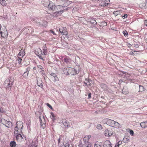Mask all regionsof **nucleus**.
<instances>
[{
	"label": "nucleus",
	"mask_w": 147,
	"mask_h": 147,
	"mask_svg": "<svg viewBox=\"0 0 147 147\" xmlns=\"http://www.w3.org/2000/svg\"><path fill=\"white\" fill-rule=\"evenodd\" d=\"M105 120L106 121V123L110 126L117 128H120L121 127V125L117 122L108 119H106Z\"/></svg>",
	"instance_id": "f257e3e1"
},
{
	"label": "nucleus",
	"mask_w": 147,
	"mask_h": 147,
	"mask_svg": "<svg viewBox=\"0 0 147 147\" xmlns=\"http://www.w3.org/2000/svg\"><path fill=\"white\" fill-rule=\"evenodd\" d=\"M13 78L10 77L6 79L5 81L4 84V86L6 88H8L9 89H11V87L13 84Z\"/></svg>",
	"instance_id": "f03ea898"
},
{
	"label": "nucleus",
	"mask_w": 147,
	"mask_h": 147,
	"mask_svg": "<svg viewBox=\"0 0 147 147\" xmlns=\"http://www.w3.org/2000/svg\"><path fill=\"white\" fill-rule=\"evenodd\" d=\"M83 83L84 84V86L88 87L92 86L93 82L91 79L86 78Z\"/></svg>",
	"instance_id": "7ed1b4c3"
},
{
	"label": "nucleus",
	"mask_w": 147,
	"mask_h": 147,
	"mask_svg": "<svg viewBox=\"0 0 147 147\" xmlns=\"http://www.w3.org/2000/svg\"><path fill=\"white\" fill-rule=\"evenodd\" d=\"M68 75H75L78 74L77 71L74 68L71 67H68Z\"/></svg>",
	"instance_id": "20e7f679"
},
{
	"label": "nucleus",
	"mask_w": 147,
	"mask_h": 147,
	"mask_svg": "<svg viewBox=\"0 0 147 147\" xmlns=\"http://www.w3.org/2000/svg\"><path fill=\"white\" fill-rule=\"evenodd\" d=\"M50 4L47 7L49 10H51L53 11H55L56 5L52 1L50 2Z\"/></svg>",
	"instance_id": "39448f33"
},
{
	"label": "nucleus",
	"mask_w": 147,
	"mask_h": 147,
	"mask_svg": "<svg viewBox=\"0 0 147 147\" xmlns=\"http://www.w3.org/2000/svg\"><path fill=\"white\" fill-rule=\"evenodd\" d=\"M50 4L47 7L49 10H51L53 11H55L56 5L52 1L50 2Z\"/></svg>",
	"instance_id": "423d86ee"
},
{
	"label": "nucleus",
	"mask_w": 147,
	"mask_h": 147,
	"mask_svg": "<svg viewBox=\"0 0 147 147\" xmlns=\"http://www.w3.org/2000/svg\"><path fill=\"white\" fill-rule=\"evenodd\" d=\"M3 123H5L4 125L8 128H10L12 126V123L11 122L8 121L4 119L3 120ZM3 124L4 125V124Z\"/></svg>",
	"instance_id": "0eeeda50"
},
{
	"label": "nucleus",
	"mask_w": 147,
	"mask_h": 147,
	"mask_svg": "<svg viewBox=\"0 0 147 147\" xmlns=\"http://www.w3.org/2000/svg\"><path fill=\"white\" fill-rule=\"evenodd\" d=\"M59 30L60 32L63 35H66L67 34L66 27H61L59 28Z\"/></svg>",
	"instance_id": "6e6552de"
},
{
	"label": "nucleus",
	"mask_w": 147,
	"mask_h": 147,
	"mask_svg": "<svg viewBox=\"0 0 147 147\" xmlns=\"http://www.w3.org/2000/svg\"><path fill=\"white\" fill-rule=\"evenodd\" d=\"M19 123L20 124V125L22 126L21 127V128L19 129V130L14 131V133L15 135L18 134H21V133H22V130L23 127L22 123L21 122H20Z\"/></svg>",
	"instance_id": "1a4fd4ad"
},
{
	"label": "nucleus",
	"mask_w": 147,
	"mask_h": 147,
	"mask_svg": "<svg viewBox=\"0 0 147 147\" xmlns=\"http://www.w3.org/2000/svg\"><path fill=\"white\" fill-rule=\"evenodd\" d=\"M51 1L49 0H42V3L44 6L47 7Z\"/></svg>",
	"instance_id": "9d476101"
},
{
	"label": "nucleus",
	"mask_w": 147,
	"mask_h": 147,
	"mask_svg": "<svg viewBox=\"0 0 147 147\" xmlns=\"http://www.w3.org/2000/svg\"><path fill=\"white\" fill-rule=\"evenodd\" d=\"M111 142L109 140H106L103 143V147H112Z\"/></svg>",
	"instance_id": "9b49d317"
},
{
	"label": "nucleus",
	"mask_w": 147,
	"mask_h": 147,
	"mask_svg": "<svg viewBox=\"0 0 147 147\" xmlns=\"http://www.w3.org/2000/svg\"><path fill=\"white\" fill-rule=\"evenodd\" d=\"M40 52H38V54L37 56L39 57V58L41 59L42 61H44V58L45 57V55L44 53H42V52L40 49Z\"/></svg>",
	"instance_id": "f8f14e48"
},
{
	"label": "nucleus",
	"mask_w": 147,
	"mask_h": 147,
	"mask_svg": "<svg viewBox=\"0 0 147 147\" xmlns=\"http://www.w3.org/2000/svg\"><path fill=\"white\" fill-rule=\"evenodd\" d=\"M0 34L2 37L5 38L7 35V32L6 30H5L4 32L2 31L1 28L0 29Z\"/></svg>",
	"instance_id": "ddd939ff"
},
{
	"label": "nucleus",
	"mask_w": 147,
	"mask_h": 147,
	"mask_svg": "<svg viewBox=\"0 0 147 147\" xmlns=\"http://www.w3.org/2000/svg\"><path fill=\"white\" fill-rule=\"evenodd\" d=\"M50 75L51 76L52 78H54L53 81L54 82L57 81L59 80V78L57 77L56 74L54 73H51L50 74Z\"/></svg>",
	"instance_id": "4468645a"
},
{
	"label": "nucleus",
	"mask_w": 147,
	"mask_h": 147,
	"mask_svg": "<svg viewBox=\"0 0 147 147\" xmlns=\"http://www.w3.org/2000/svg\"><path fill=\"white\" fill-rule=\"evenodd\" d=\"M15 136L16 137V140L17 141L20 142L23 139V137L21 134H18L16 135Z\"/></svg>",
	"instance_id": "2eb2a0df"
},
{
	"label": "nucleus",
	"mask_w": 147,
	"mask_h": 147,
	"mask_svg": "<svg viewBox=\"0 0 147 147\" xmlns=\"http://www.w3.org/2000/svg\"><path fill=\"white\" fill-rule=\"evenodd\" d=\"M63 10H61L58 11H55L56 12L53 13V15L55 16H59L63 12Z\"/></svg>",
	"instance_id": "dca6fc26"
},
{
	"label": "nucleus",
	"mask_w": 147,
	"mask_h": 147,
	"mask_svg": "<svg viewBox=\"0 0 147 147\" xmlns=\"http://www.w3.org/2000/svg\"><path fill=\"white\" fill-rule=\"evenodd\" d=\"M25 55V52L24 50L22 49L20 51V52L18 53V56L23 58Z\"/></svg>",
	"instance_id": "f3484780"
},
{
	"label": "nucleus",
	"mask_w": 147,
	"mask_h": 147,
	"mask_svg": "<svg viewBox=\"0 0 147 147\" xmlns=\"http://www.w3.org/2000/svg\"><path fill=\"white\" fill-rule=\"evenodd\" d=\"M20 122H17L16 124V126L14 129V131L16 130H19V129L21 128V127L22 126L20 125V124L19 123Z\"/></svg>",
	"instance_id": "a211bd4d"
},
{
	"label": "nucleus",
	"mask_w": 147,
	"mask_h": 147,
	"mask_svg": "<svg viewBox=\"0 0 147 147\" xmlns=\"http://www.w3.org/2000/svg\"><path fill=\"white\" fill-rule=\"evenodd\" d=\"M122 93L124 94H128V88L127 87L124 86L123 87L122 91Z\"/></svg>",
	"instance_id": "6ab92c4d"
},
{
	"label": "nucleus",
	"mask_w": 147,
	"mask_h": 147,
	"mask_svg": "<svg viewBox=\"0 0 147 147\" xmlns=\"http://www.w3.org/2000/svg\"><path fill=\"white\" fill-rule=\"evenodd\" d=\"M68 67L66 68L65 67L62 69V71L63 72V73L66 75H68L69 73L68 71Z\"/></svg>",
	"instance_id": "aec40b11"
},
{
	"label": "nucleus",
	"mask_w": 147,
	"mask_h": 147,
	"mask_svg": "<svg viewBox=\"0 0 147 147\" xmlns=\"http://www.w3.org/2000/svg\"><path fill=\"white\" fill-rule=\"evenodd\" d=\"M56 8L55 9V11H59L62 10L63 7V6L60 5H56Z\"/></svg>",
	"instance_id": "412c9836"
},
{
	"label": "nucleus",
	"mask_w": 147,
	"mask_h": 147,
	"mask_svg": "<svg viewBox=\"0 0 147 147\" xmlns=\"http://www.w3.org/2000/svg\"><path fill=\"white\" fill-rule=\"evenodd\" d=\"M42 49L43 50V53H44V55H46L47 53V47L46 45H44L43 46Z\"/></svg>",
	"instance_id": "4be33fe9"
},
{
	"label": "nucleus",
	"mask_w": 147,
	"mask_h": 147,
	"mask_svg": "<svg viewBox=\"0 0 147 147\" xmlns=\"http://www.w3.org/2000/svg\"><path fill=\"white\" fill-rule=\"evenodd\" d=\"M39 119L40 125L43 128H44V127H45V123L44 122H42L40 116L39 117Z\"/></svg>",
	"instance_id": "5701e85b"
},
{
	"label": "nucleus",
	"mask_w": 147,
	"mask_h": 147,
	"mask_svg": "<svg viewBox=\"0 0 147 147\" xmlns=\"http://www.w3.org/2000/svg\"><path fill=\"white\" fill-rule=\"evenodd\" d=\"M37 85L41 88H43V85L42 84V82L40 80H37Z\"/></svg>",
	"instance_id": "b1692460"
},
{
	"label": "nucleus",
	"mask_w": 147,
	"mask_h": 147,
	"mask_svg": "<svg viewBox=\"0 0 147 147\" xmlns=\"http://www.w3.org/2000/svg\"><path fill=\"white\" fill-rule=\"evenodd\" d=\"M9 145L11 147H15L16 145V143L14 141H11L10 142Z\"/></svg>",
	"instance_id": "393cba45"
},
{
	"label": "nucleus",
	"mask_w": 147,
	"mask_h": 147,
	"mask_svg": "<svg viewBox=\"0 0 147 147\" xmlns=\"http://www.w3.org/2000/svg\"><path fill=\"white\" fill-rule=\"evenodd\" d=\"M102 145V144L101 142H97L94 144V147H101Z\"/></svg>",
	"instance_id": "a878e982"
},
{
	"label": "nucleus",
	"mask_w": 147,
	"mask_h": 147,
	"mask_svg": "<svg viewBox=\"0 0 147 147\" xmlns=\"http://www.w3.org/2000/svg\"><path fill=\"white\" fill-rule=\"evenodd\" d=\"M63 60L67 64L70 63L71 59L69 58H65Z\"/></svg>",
	"instance_id": "bb28decb"
},
{
	"label": "nucleus",
	"mask_w": 147,
	"mask_h": 147,
	"mask_svg": "<svg viewBox=\"0 0 147 147\" xmlns=\"http://www.w3.org/2000/svg\"><path fill=\"white\" fill-rule=\"evenodd\" d=\"M63 125L65 127H67L68 126V123L67 122V121L65 119H64L63 121Z\"/></svg>",
	"instance_id": "cd10ccee"
},
{
	"label": "nucleus",
	"mask_w": 147,
	"mask_h": 147,
	"mask_svg": "<svg viewBox=\"0 0 147 147\" xmlns=\"http://www.w3.org/2000/svg\"><path fill=\"white\" fill-rule=\"evenodd\" d=\"M69 142H68L65 145H64V144L63 143L61 145L60 147H69Z\"/></svg>",
	"instance_id": "c85d7f7f"
},
{
	"label": "nucleus",
	"mask_w": 147,
	"mask_h": 147,
	"mask_svg": "<svg viewBox=\"0 0 147 147\" xmlns=\"http://www.w3.org/2000/svg\"><path fill=\"white\" fill-rule=\"evenodd\" d=\"M105 132H106L105 135L106 136H107L108 135L110 136L112 135V133H111V131H108L107 130V131H105Z\"/></svg>",
	"instance_id": "c756f323"
},
{
	"label": "nucleus",
	"mask_w": 147,
	"mask_h": 147,
	"mask_svg": "<svg viewBox=\"0 0 147 147\" xmlns=\"http://www.w3.org/2000/svg\"><path fill=\"white\" fill-rule=\"evenodd\" d=\"M139 87H140V91H139L140 92H142L144 91L145 89L144 88L143 86H141V85H139Z\"/></svg>",
	"instance_id": "7c9ffc66"
},
{
	"label": "nucleus",
	"mask_w": 147,
	"mask_h": 147,
	"mask_svg": "<svg viewBox=\"0 0 147 147\" xmlns=\"http://www.w3.org/2000/svg\"><path fill=\"white\" fill-rule=\"evenodd\" d=\"M141 127L142 128H145L146 127V125L144 122H142L140 123Z\"/></svg>",
	"instance_id": "2f4dec72"
},
{
	"label": "nucleus",
	"mask_w": 147,
	"mask_h": 147,
	"mask_svg": "<svg viewBox=\"0 0 147 147\" xmlns=\"http://www.w3.org/2000/svg\"><path fill=\"white\" fill-rule=\"evenodd\" d=\"M50 117L52 119L53 121L55 119V115L53 112H51V113Z\"/></svg>",
	"instance_id": "473e14b6"
},
{
	"label": "nucleus",
	"mask_w": 147,
	"mask_h": 147,
	"mask_svg": "<svg viewBox=\"0 0 147 147\" xmlns=\"http://www.w3.org/2000/svg\"><path fill=\"white\" fill-rule=\"evenodd\" d=\"M62 138H63L62 136L60 135L59 137V138L57 140L58 142V145L59 146V144L61 142V140H62Z\"/></svg>",
	"instance_id": "72a5a7b5"
},
{
	"label": "nucleus",
	"mask_w": 147,
	"mask_h": 147,
	"mask_svg": "<svg viewBox=\"0 0 147 147\" xmlns=\"http://www.w3.org/2000/svg\"><path fill=\"white\" fill-rule=\"evenodd\" d=\"M101 87L103 89H106L107 88V85L104 84H100Z\"/></svg>",
	"instance_id": "f704fd0d"
},
{
	"label": "nucleus",
	"mask_w": 147,
	"mask_h": 147,
	"mask_svg": "<svg viewBox=\"0 0 147 147\" xmlns=\"http://www.w3.org/2000/svg\"><path fill=\"white\" fill-rule=\"evenodd\" d=\"M18 63L19 64H20L21 63V62L22 61V58H21V57H18Z\"/></svg>",
	"instance_id": "c9c22d12"
},
{
	"label": "nucleus",
	"mask_w": 147,
	"mask_h": 147,
	"mask_svg": "<svg viewBox=\"0 0 147 147\" xmlns=\"http://www.w3.org/2000/svg\"><path fill=\"white\" fill-rule=\"evenodd\" d=\"M1 4L3 6H5L6 5V3L5 1L0 2Z\"/></svg>",
	"instance_id": "e433bc0d"
},
{
	"label": "nucleus",
	"mask_w": 147,
	"mask_h": 147,
	"mask_svg": "<svg viewBox=\"0 0 147 147\" xmlns=\"http://www.w3.org/2000/svg\"><path fill=\"white\" fill-rule=\"evenodd\" d=\"M28 74L26 72H25L23 75V76L25 78H26L28 76Z\"/></svg>",
	"instance_id": "4c0bfd02"
},
{
	"label": "nucleus",
	"mask_w": 147,
	"mask_h": 147,
	"mask_svg": "<svg viewBox=\"0 0 147 147\" xmlns=\"http://www.w3.org/2000/svg\"><path fill=\"white\" fill-rule=\"evenodd\" d=\"M123 33L125 36H127L128 35V33L126 30L123 31Z\"/></svg>",
	"instance_id": "58836bf2"
},
{
	"label": "nucleus",
	"mask_w": 147,
	"mask_h": 147,
	"mask_svg": "<svg viewBox=\"0 0 147 147\" xmlns=\"http://www.w3.org/2000/svg\"><path fill=\"white\" fill-rule=\"evenodd\" d=\"M119 12L118 11H115L113 12V13L116 16L119 14Z\"/></svg>",
	"instance_id": "ea45409f"
},
{
	"label": "nucleus",
	"mask_w": 147,
	"mask_h": 147,
	"mask_svg": "<svg viewBox=\"0 0 147 147\" xmlns=\"http://www.w3.org/2000/svg\"><path fill=\"white\" fill-rule=\"evenodd\" d=\"M85 144L86 145V147H91L92 146L91 143L89 142Z\"/></svg>",
	"instance_id": "a19ab883"
},
{
	"label": "nucleus",
	"mask_w": 147,
	"mask_h": 147,
	"mask_svg": "<svg viewBox=\"0 0 147 147\" xmlns=\"http://www.w3.org/2000/svg\"><path fill=\"white\" fill-rule=\"evenodd\" d=\"M28 30H30L29 32L32 33L33 32V29L31 27H30L28 28Z\"/></svg>",
	"instance_id": "79ce46f5"
},
{
	"label": "nucleus",
	"mask_w": 147,
	"mask_h": 147,
	"mask_svg": "<svg viewBox=\"0 0 147 147\" xmlns=\"http://www.w3.org/2000/svg\"><path fill=\"white\" fill-rule=\"evenodd\" d=\"M103 4H101L100 6H105L108 5V3H106V2H103Z\"/></svg>",
	"instance_id": "37998d69"
},
{
	"label": "nucleus",
	"mask_w": 147,
	"mask_h": 147,
	"mask_svg": "<svg viewBox=\"0 0 147 147\" xmlns=\"http://www.w3.org/2000/svg\"><path fill=\"white\" fill-rule=\"evenodd\" d=\"M83 140L84 142L85 143V144H86V143L88 142V141L89 140L86 139V138H85V137L84 138Z\"/></svg>",
	"instance_id": "c03bdc74"
},
{
	"label": "nucleus",
	"mask_w": 147,
	"mask_h": 147,
	"mask_svg": "<svg viewBox=\"0 0 147 147\" xmlns=\"http://www.w3.org/2000/svg\"><path fill=\"white\" fill-rule=\"evenodd\" d=\"M85 138H86V139H87L88 140H89L91 138V136L90 135H88L85 136Z\"/></svg>",
	"instance_id": "a18cd8bd"
},
{
	"label": "nucleus",
	"mask_w": 147,
	"mask_h": 147,
	"mask_svg": "<svg viewBox=\"0 0 147 147\" xmlns=\"http://www.w3.org/2000/svg\"><path fill=\"white\" fill-rule=\"evenodd\" d=\"M30 68L29 67H28L26 69V71L25 72L29 73V72L30 70Z\"/></svg>",
	"instance_id": "49530a36"
},
{
	"label": "nucleus",
	"mask_w": 147,
	"mask_h": 147,
	"mask_svg": "<svg viewBox=\"0 0 147 147\" xmlns=\"http://www.w3.org/2000/svg\"><path fill=\"white\" fill-rule=\"evenodd\" d=\"M129 133L130 134L131 136H133L134 134V132L132 130H130V131Z\"/></svg>",
	"instance_id": "de8ad7c7"
},
{
	"label": "nucleus",
	"mask_w": 147,
	"mask_h": 147,
	"mask_svg": "<svg viewBox=\"0 0 147 147\" xmlns=\"http://www.w3.org/2000/svg\"><path fill=\"white\" fill-rule=\"evenodd\" d=\"M41 74L42 76L44 77L45 79V76H46L45 74L43 72H42L41 73Z\"/></svg>",
	"instance_id": "09e8293b"
},
{
	"label": "nucleus",
	"mask_w": 147,
	"mask_h": 147,
	"mask_svg": "<svg viewBox=\"0 0 147 147\" xmlns=\"http://www.w3.org/2000/svg\"><path fill=\"white\" fill-rule=\"evenodd\" d=\"M36 23H37V25H38V26H41V25H42L41 24V23L40 22H36Z\"/></svg>",
	"instance_id": "8fccbe9b"
},
{
	"label": "nucleus",
	"mask_w": 147,
	"mask_h": 147,
	"mask_svg": "<svg viewBox=\"0 0 147 147\" xmlns=\"http://www.w3.org/2000/svg\"><path fill=\"white\" fill-rule=\"evenodd\" d=\"M47 105L51 109H52L53 108L52 107L49 103H47Z\"/></svg>",
	"instance_id": "3c124183"
},
{
	"label": "nucleus",
	"mask_w": 147,
	"mask_h": 147,
	"mask_svg": "<svg viewBox=\"0 0 147 147\" xmlns=\"http://www.w3.org/2000/svg\"><path fill=\"white\" fill-rule=\"evenodd\" d=\"M40 69H43V67L42 66L40 65H39L37 66Z\"/></svg>",
	"instance_id": "603ef678"
},
{
	"label": "nucleus",
	"mask_w": 147,
	"mask_h": 147,
	"mask_svg": "<svg viewBox=\"0 0 147 147\" xmlns=\"http://www.w3.org/2000/svg\"><path fill=\"white\" fill-rule=\"evenodd\" d=\"M127 16V14H125L124 16H122V18H126Z\"/></svg>",
	"instance_id": "864d4df0"
},
{
	"label": "nucleus",
	"mask_w": 147,
	"mask_h": 147,
	"mask_svg": "<svg viewBox=\"0 0 147 147\" xmlns=\"http://www.w3.org/2000/svg\"><path fill=\"white\" fill-rule=\"evenodd\" d=\"M102 24L104 26H106L107 25V23L105 22H102Z\"/></svg>",
	"instance_id": "5fc2aeb1"
},
{
	"label": "nucleus",
	"mask_w": 147,
	"mask_h": 147,
	"mask_svg": "<svg viewBox=\"0 0 147 147\" xmlns=\"http://www.w3.org/2000/svg\"><path fill=\"white\" fill-rule=\"evenodd\" d=\"M92 1H99L100 2H102V0H92Z\"/></svg>",
	"instance_id": "6e6d98bb"
},
{
	"label": "nucleus",
	"mask_w": 147,
	"mask_h": 147,
	"mask_svg": "<svg viewBox=\"0 0 147 147\" xmlns=\"http://www.w3.org/2000/svg\"><path fill=\"white\" fill-rule=\"evenodd\" d=\"M91 93H89L88 94V98H91Z\"/></svg>",
	"instance_id": "4d7b16f0"
},
{
	"label": "nucleus",
	"mask_w": 147,
	"mask_h": 147,
	"mask_svg": "<svg viewBox=\"0 0 147 147\" xmlns=\"http://www.w3.org/2000/svg\"><path fill=\"white\" fill-rule=\"evenodd\" d=\"M144 24L146 26H147V20L144 21Z\"/></svg>",
	"instance_id": "13d9d810"
},
{
	"label": "nucleus",
	"mask_w": 147,
	"mask_h": 147,
	"mask_svg": "<svg viewBox=\"0 0 147 147\" xmlns=\"http://www.w3.org/2000/svg\"><path fill=\"white\" fill-rule=\"evenodd\" d=\"M97 128L98 129H100V128H102V127L100 125H98Z\"/></svg>",
	"instance_id": "bf43d9fd"
},
{
	"label": "nucleus",
	"mask_w": 147,
	"mask_h": 147,
	"mask_svg": "<svg viewBox=\"0 0 147 147\" xmlns=\"http://www.w3.org/2000/svg\"><path fill=\"white\" fill-rule=\"evenodd\" d=\"M127 46L129 48H130L131 46V45L129 43H128Z\"/></svg>",
	"instance_id": "052dcab7"
},
{
	"label": "nucleus",
	"mask_w": 147,
	"mask_h": 147,
	"mask_svg": "<svg viewBox=\"0 0 147 147\" xmlns=\"http://www.w3.org/2000/svg\"><path fill=\"white\" fill-rule=\"evenodd\" d=\"M51 32L54 35H56V34L55 33V32L52 30H50Z\"/></svg>",
	"instance_id": "680f3d73"
},
{
	"label": "nucleus",
	"mask_w": 147,
	"mask_h": 147,
	"mask_svg": "<svg viewBox=\"0 0 147 147\" xmlns=\"http://www.w3.org/2000/svg\"><path fill=\"white\" fill-rule=\"evenodd\" d=\"M119 145L118 144V143L117 142L115 144V147H119Z\"/></svg>",
	"instance_id": "e2e57ef3"
},
{
	"label": "nucleus",
	"mask_w": 147,
	"mask_h": 147,
	"mask_svg": "<svg viewBox=\"0 0 147 147\" xmlns=\"http://www.w3.org/2000/svg\"><path fill=\"white\" fill-rule=\"evenodd\" d=\"M30 19L32 21H35V18H31Z\"/></svg>",
	"instance_id": "0e129e2a"
},
{
	"label": "nucleus",
	"mask_w": 147,
	"mask_h": 147,
	"mask_svg": "<svg viewBox=\"0 0 147 147\" xmlns=\"http://www.w3.org/2000/svg\"><path fill=\"white\" fill-rule=\"evenodd\" d=\"M122 142L121 141H119L118 142V144H119V145L121 144H122Z\"/></svg>",
	"instance_id": "69168bd1"
},
{
	"label": "nucleus",
	"mask_w": 147,
	"mask_h": 147,
	"mask_svg": "<svg viewBox=\"0 0 147 147\" xmlns=\"http://www.w3.org/2000/svg\"><path fill=\"white\" fill-rule=\"evenodd\" d=\"M0 112L1 113H3V111L2 110V108L1 107H0Z\"/></svg>",
	"instance_id": "338daca9"
},
{
	"label": "nucleus",
	"mask_w": 147,
	"mask_h": 147,
	"mask_svg": "<svg viewBox=\"0 0 147 147\" xmlns=\"http://www.w3.org/2000/svg\"><path fill=\"white\" fill-rule=\"evenodd\" d=\"M130 54L131 55H134V53L133 52H130Z\"/></svg>",
	"instance_id": "774afa93"
}]
</instances>
